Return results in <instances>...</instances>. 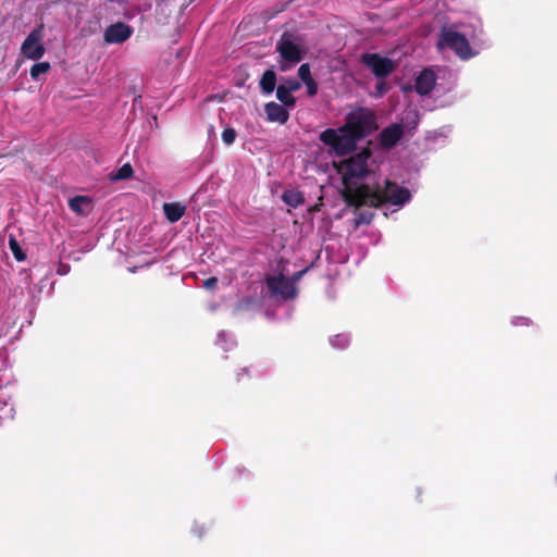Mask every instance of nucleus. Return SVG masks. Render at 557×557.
I'll return each instance as SVG.
<instances>
[{
    "label": "nucleus",
    "instance_id": "nucleus-1",
    "mask_svg": "<svg viewBox=\"0 0 557 557\" xmlns=\"http://www.w3.org/2000/svg\"><path fill=\"white\" fill-rule=\"evenodd\" d=\"M334 166L342 176L343 196L349 205L377 207L389 203L403 207L410 200V191L395 183L385 181L374 187L360 184L375 169V160L369 149H361L349 157L335 162Z\"/></svg>",
    "mask_w": 557,
    "mask_h": 557
},
{
    "label": "nucleus",
    "instance_id": "nucleus-2",
    "mask_svg": "<svg viewBox=\"0 0 557 557\" xmlns=\"http://www.w3.org/2000/svg\"><path fill=\"white\" fill-rule=\"evenodd\" d=\"M377 128L375 114L366 108L350 111L344 126L329 128L321 133V141L329 146L337 156L352 151L359 139Z\"/></svg>",
    "mask_w": 557,
    "mask_h": 557
},
{
    "label": "nucleus",
    "instance_id": "nucleus-3",
    "mask_svg": "<svg viewBox=\"0 0 557 557\" xmlns=\"http://www.w3.org/2000/svg\"><path fill=\"white\" fill-rule=\"evenodd\" d=\"M482 24L480 18L470 16L449 27H443L437 42L438 49L449 48L463 60L479 53L483 44L481 40Z\"/></svg>",
    "mask_w": 557,
    "mask_h": 557
},
{
    "label": "nucleus",
    "instance_id": "nucleus-4",
    "mask_svg": "<svg viewBox=\"0 0 557 557\" xmlns=\"http://www.w3.org/2000/svg\"><path fill=\"white\" fill-rule=\"evenodd\" d=\"M419 123V113L416 109L404 112L399 122L385 127L380 134V143L385 148L395 146L406 132H411Z\"/></svg>",
    "mask_w": 557,
    "mask_h": 557
},
{
    "label": "nucleus",
    "instance_id": "nucleus-5",
    "mask_svg": "<svg viewBox=\"0 0 557 557\" xmlns=\"http://www.w3.org/2000/svg\"><path fill=\"white\" fill-rule=\"evenodd\" d=\"M276 51L281 57V70L287 71L301 61L306 46L300 37L284 33L276 45Z\"/></svg>",
    "mask_w": 557,
    "mask_h": 557
},
{
    "label": "nucleus",
    "instance_id": "nucleus-6",
    "mask_svg": "<svg viewBox=\"0 0 557 557\" xmlns=\"http://www.w3.org/2000/svg\"><path fill=\"white\" fill-rule=\"evenodd\" d=\"M305 272L306 270L299 271L293 278L285 277L283 273L269 275L267 277V285L271 296L282 300L295 298L297 295L295 282L299 280Z\"/></svg>",
    "mask_w": 557,
    "mask_h": 557
},
{
    "label": "nucleus",
    "instance_id": "nucleus-7",
    "mask_svg": "<svg viewBox=\"0 0 557 557\" xmlns=\"http://www.w3.org/2000/svg\"><path fill=\"white\" fill-rule=\"evenodd\" d=\"M42 39V27L32 30L21 47L22 54L30 60H39L45 54Z\"/></svg>",
    "mask_w": 557,
    "mask_h": 557
},
{
    "label": "nucleus",
    "instance_id": "nucleus-8",
    "mask_svg": "<svg viewBox=\"0 0 557 557\" xmlns=\"http://www.w3.org/2000/svg\"><path fill=\"white\" fill-rule=\"evenodd\" d=\"M362 61L379 79L391 74L396 67L391 59L376 53L364 54Z\"/></svg>",
    "mask_w": 557,
    "mask_h": 557
},
{
    "label": "nucleus",
    "instance_id": "nucleus-9",
    "mask_svg": "<svg viewBox=\"0 0 557 557\" xmlns=\"http://www.w3.org/2000/svg\"><path fill=\"white\" fill-rule=\"evenodd\" d=\"M133 34V28L122 22L114 23L104 30V41L110 45L122 44Z\"/></svg>",
    "mask_w": 557,
    "mask_h": 557
},
{
    "label": "nucleus",
    "instance_id": "nucleus-10",
    "mask_svg": "<svg viewBox=\"0 0 557 557\" xmlns=\"http://www.w3.org/2000/svg\"><path fill=\"white\" fill-rule=\"evenodd\" d=\"M264 111L270 122L285 124L288 121L289 113L283 104L269 102L265 104Z\"/></svg>",
    "mask_w": 557,
    "mask_h": 557
},
{
    "label": "nucleus",
    "instance_id": "nucleus-11",
    "mask_svg": "<svg viewBox=\"0 0 557 557\" xmlns=\"http://www.w3.org/2000/svg\"><path fill=\"white\" fill-rule=\"evenodd\" d=\"M70 209L81 216H87L92 210V200L88 196H75L69 200Z\"/></svg>",
    "mask_w": 557,
    "mask_h": 557
},
{
    "label": "nucleus",
    "instance_id": "nucleus-12",
    "mask_svg": "<svg viewBox=\"0 0 557 557\" xmlns=\"http://www.w3.org/2000/svg\"><path fill=\"white\" fill-rule=\"evenodd\" d=\"M435 85V74L431 70L422 71L416 79V90L419 95H428Z\"/></svg>",
    "mask_w": 557,
    "mask_h": 557
},
{
    "label": "nucleus",
    "instance_id": "nucleus-13",
    "mask_svg": "<svg viewBox=\"0 0 557 557\" xmlns=\"http://www.w3.org/2000/svg\"><path fill=\"white\" fill-rule=\"evenodd\" d=\"M163 211L166 219L171 223H175L185 214L186 207L180 202H165L163 205Z\"/></svg>",
    "mask_w": 557,
    "mask_h": 557
},
{
    "label": "nucleus",
    "instance_id": "nucleus-14",
    "mask_svg": "<svg viewBox=\"0 0 557 557\" xmlns=\"http://www.w3.org/2000/svg\"><path fill=\"white\" fill-rule=\"evenodd\" d=\"M282 200L290 208H297L304 203V194L297 189H287L282 195Z\"/></svg>",
    "mask_w": 557,
    "mask_h": 557
},
{
    "label": "nucleus",
    "instance_id": "nucleus-15",
    "mask_svg": "<svg viewBox=\"0 0 557 557\" xmlns=\"http://www.w3.org/2000/svg\"><path fill=\"white\" fill-rule=\"evenodd\" d=\"M276 84V75L272 70H268L263 73L260 79V86L264 94L273 92Z\"/></svg>",
    "mask_w": 557,
    "mask_h": 557
},
{
    "label": "nucleus",
    "instance_id": "nucleus-16",
    "mask_svg": "<svg viewBox=\"0 0 557 557\" xmlns=\"http://www.w3.org/2000/svg\"><path fill=\"white\" fill-rule=\"evenodd\" d=\"M330 344L333 348L345 349L350 344V337L346 333L336 334V335L330 337Z\"/></svg>",
    "mask_w": 557,
    "mask_h": 557
},
{
    "label": "nucleus",
    "instance_id": "nucleus-17",
    "mask_svg": "<svg viewBox=\"0 0 557 557\" xmlns=\"http://www.w3.org/2000/svg\"><path fill=\"white\" fill-rule=\"evenodd\" d=\"M276 98L282 102L284 107H294L295 104V98L293 94L281 85L276 88Z\"/></svg>",
    "mask_w": 557,
    "mask_h": 557
},
{
    "label": "nucleus",
    "instance_id": "nucleus-18",
    "mask_svg": "<svg viewBox=\"0 0 557 557\" xmlns=\"http://www.w3.org/2000/svg\"><path fill=\"white\" fill-rule=\"evenodd\" d=\"M133 175V168L129 163L122 165L116 172L110 174L112 181L129 178Z\"/></svg>",
    "mask_w": 557,
    "mask_h": 557
},
{
    "label": "nucleus",
    "instance_id": "nucleus-19",
    "mask_svg": "<svg viewBox=\"0 0 557 557\" xmlns=\"http://www.w3.org/2000/svg\"><path fill=\"white\" fill-rule=\"evenodd\" d=\"M9 247H10V250L12 251L14 258L17 261H24L25 260L26 256L23 252L22 248L20 247L18 242L16 240V238L13 235L9 236Z\"/></svg>",
    "mask_w": 557,
    "mask_h": 557
},
{
    "label": "nucleus",
    "instance_id": "nucleus-20",
    "mask_svg": "<svg viewBox=\"0 0 557 557\" xmlns=\"http://www.w3.org/2000/svg\"><path fill=\"white\" fill-rule=\"evenodd\" d=\"M50 70V64L48 62H39L32 66L30 76L33 79L38 81L40 75L46 74Z\"/></svg>",
    "mask_w": 557,
    "mask_h": 557
},
{
    "label": "nucleus",
    "instance_id": "nucleus-21",
    "mask_svg": "<svg viewBox=\"0 0 557 557\" xmlns=\"http://www.w3.org/2000/svg\"><path fill=\"white\" fill-rule=\"evenodd\" d=\"M218 345H220L221 348L224 350H230L232 347L235 346V341L230 334L221 332L218 335Z\"/></svg>",
    "mask_w": 557,
    "mask_h": 557
},
{
    "label": "nucleus",
    "instance_id": "nucleus-22",
    "mask_svg": "<svg viewBox=\"0 0 557 557\" xmlns=\"http://www.w3.org/2000/svg\"><path fill=\"white\" fill-rule=\"evenodd\" d=\"M236 131L232 127H226L222 132V140L225 145H232L236 139Z\"/></svg>",
    "mask_w": 557,
    "mask_h": 557
},
{
    "label": "nucleus",
    "instance_id": "nucleus-23",
    "mask_svg": "<svg viewBox=\"0 0 557 557\" xmlns=\"http://www.w3.org/2000/svg\"><path fill=\"white\" fill-rule=\"evenodd\" d=\"M298 76L304 82L311 79L310 66L308 63H304L298 69Z\"/></svg>",
    "mask_w": 557,
    "mask_h": 557
},
{
    "label": "nucleus",
    "instance_id": "nucleus-24",
    "mask_svg": "<svg viewBox=\"0 0 557 557\" xmlns=\"http://www.w3.org/2000/svg\"><path fill=\"white\" fill-rule=\"evenodd\" d=\"M281 86L293 94L300 88V83L296 79H288L284 84H281Z\"/></svg>",
    "mask_w": 557,
    "mask_h": 557
},
{
    "label": "nucleus",
    "instance_id": "nucleus-25",
    "mask_svg": "<svg viewBox=\"0 0 557 557\" xmlns=\"http://www.w3.org/2000/svg\"><path fill=\"white\" fill-rule=\"evenodd\" d=\"M304 84L307 87V92H308L309 96L312 97V96L317 95V92H318V84L314 82L313 78L304 82Z\"/></svg>",
    "mask_w": 557,
    "mask_h": 557
},
{
    "label": "nucleus",
    "instance_id": "nucleus-26",
    "mask_svg": "<svg viewBox=\"0 0 557 557\" xmlns=\"http://www.w3.org/2000/svg\"><path fill=\"white\" fill-rule=\"evenodd\" d=\"M387 90L386 83L384 81H379L375 85V96L382 97Z\"/></svg>",
    "mask_w": 557,
    "mask_h": 557
},
{
    "label": "nucleus",
    "instance_id": "nucleus-27",
    "mask_svg": "<svg viewBox=\"0 0 557 557\" xmlns=\"http://www.w3.org/2000/svg\"><path fill=\"white\" fill-rule=\"evenodd\" d=\"M218 278L216 277H209L203 282V287L206 289H213L216 286Z\"/></svg>",
    "mask_w": 557,
    "mask_h": 557
},
{
    "label": "nucleus",
    "instance_id": "nucleus-28",
    "mask_svg": "<svg viewBox=\"0 0 557 557\" xmlns=\"http://www.w3.org/2000/svg\"><path fill=\"white\" fill-rule=\"evenodd\" d=\"M528 323H529V320L527 318H522V317H516L512 320L513 325H527Z\"/></svg>",
    "mask_w": 557,
    "mask_h": 557
},
{
    "label": "nucleus",
    "instance_id": "nucleus-29",
    "mask_svg": "<svg viewBox=\"0 0 557 557\" xmlns=\"http://www.w3.org/2000/svg\"><path fill=\"white\" fill-rule=\"evenodd\" d=\"M59 273H60V274H65V273H66V269H65V267L60 268V269H59Z\"/></svg>",
    "mask_w": 557,
    "mask_h": 557
}]
</instances>
